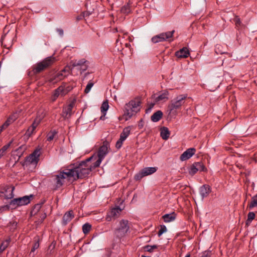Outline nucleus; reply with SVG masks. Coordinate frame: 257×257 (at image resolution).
I'll use <instances>...</instances> for the list:
<instances>
[{"label": "nucleus", "instance_id": "nucleus-1", "mask_svg": "<svg viewBox=\"0 0 257 257\" xmlns=\"http://www.w3.org/2000/svg\"><path fill=\"white\" fill-rule=\"evenodd\" d=\"M93 157H89L79 163L74 164L68 168L71 178L74 180L87 177L93 168V163L91 162Z\"/></svg>", "mask_w": 257, "mask_h": 257}, {"label": "nucleus", "instance_id": "nucleus-2", "mask_svg": "<svg viewBox=\"0 0 257 257\" xmlns=\"http://www.w3.org/2000/svg\"><path fill=\"white\" fill-rule=\"evenodd\" d=\"M141 101L138 98L131 100L124 106V116L126 120L130 119L140 110Z\"/></svg>", "mask_w": 257, "mask_h": 257}, {"label": "nucleus", "instance_id": "nucleus-3", "mask_svg": "<svg viewBox=\"0 0 257 257\" xmlns=\"http://www.w3.org/2000/svg\"><path fill=\"white\" fill-rule=\"evenodd\" d=\"M186 97V95L183 94L177 96L172 99L168 106L169 113L170 114H176L177 110L180 109L181 106L184 103Z\"/></svg>", "mask_w": 257, "mask_h": 257}, {"label": "nucleus", "instance_id": "nucleus-4", "mask_svg": "<svg viewBox=\"0 0 257 257\" xmlns=\"http://www.w3.org/2000/svg\"><path fill=\"white\" fill-rule=\"evenodd\" d=\"M55 58L48 57L43 61L37 63L33 67L32 71L34 74H38L50 66L55 62Z\"/></svg>", "mask_w": 257, "mask_h": 257}, {"label": "nucleus", "instance_id": "nucleus-5", "mask_svg": "<svg viewBox=\"0 0 257 257\" xmlns=\"http://www.w3.org/2000/svg\"><path fill=\"white\" fill-rule=\"evenodd\" d=\"M130 225L127 220L121 219L120 220L117 227L115 229V235L119 238L125 236L130 230Z\"/></svg>", "mask_w": 257, "mask_h": 257}, {"label": "nucleus", "instance_id": "nucleus-6", "mask_svg": "<svg viewBox=\"0 0 257 257\" xmlns=\"http://www.w3.org/2000/svg\"><path fill=\"white\" fill-rule=\"evenodd\" d=\"M54 177L55 189L60 188L63 185L65 179H72L68 168L60 171L57 175H54Z\"/></svg>", "mask_w": 257, "mask_h": 257}, {"label": "nucleus", "instance_id": "nucleus-7", "mask_svg": "<svg viewBox=\"0 0 257 257\" xmlns=\"http://www.w3.org/2000/svg\"><path fill=\"white\" fill-rule=\"evenodd\" d=\"M175 33V30L171 31H168L164 33H160L159 35H156L152 37V41L154 43H157L163 41H169L171 42L173 41L172 37Z\"/></svg>", "mask_w": 257, "mask_h": 257}, {"label": "nucleus", "instance_id": "nucleus-8", "mask_svg": "<svg viewBox=\"0 0 257 257\" xmlns=\"http://www.w3.org/2000/svg\"><path fill=\"white\" fill-rule=\"evenodd\" d=\"M108 143L104 142L102 146L99 148L97 152L98 159L93 163V168H97L99 166L102 161L108 153Z\"/></svg>", "mask_w": 257, "mask_h": 257}, {"label": "nucleus", "instance_id": "nucleus-9", "mask_svg": "<svg viewBox=\"0 0 257 257\" xmlns=\"http://www.w3.org/2000/svg\"><path fill=\"white\" fill-rule=\"evenodd\" d=\"M33 197V195L25 196L22 197L15 198L11 201L10 205L16 207L19 206H23L28 204L31 199Z\"/></svg>", "mask_w": 257, "mask_h": 257}, {"label": "nucleus", "instance_id": "nucleus-10", "mask_svg": "<svg viewBox=\"0 0 257 257\" xmlns=\"http://www.w3.org/2000/svg\"><path fill=\"white\" fill-rule=\"evenodd\" d=\"M157 170V167H146L142 169L138 173L135 175L134 178L136 180H140L143 177L152 175Z\"/></svg>", "mask_w": 257, "mask_h": 257}, {"label": "nucleus", "instance_id": "nucleus-11", "mask_svg": "<svg viewBox=\"0 0 257 257\" xmlns=\"http://www.w3.org/2000/svg\"><path fill=\"white\" fill-rule=\"evenodd\" d=\"M15 187L12 186H6L0 191V197L1 198L9 199L14 197L13 191Z\"/></svg>", "mask_w": 257, "mask_h": 257}, {"label": "nucleus", "instance_id": "nucleus-12", "mask_svg": "<svg viewBox=\"0 0 257 257\" xmlns=\"http://www.w3.org/2000/svg\"><path fill=\"white\" fill-rule=\"evenodd\" d=\"M131 129L130 127H125L120 134L119 139L116 142L115 146L117 149L121 147L123 142L128 137L130 134Z\"/></svg>", "mask_w": 257, "mask_h": 257}, {"label": "nucleus", "instance_id": "nucleus-13", "mask_svg": "<svg viewBox=\"0 0 257 257\" xmlns=\"http://www.w3.org/2000/svg\"><path fill=\"white\" fill-rule=\"evenodd\" d=\"M41 151L40 149H36L27 158V161L30 163L36 165L39 161Z\"/></svg>", "mask_w": 257, "mask_h": 257}, {"label": "nucleus", "instance_id": "nucleus-14", "mask_svg": "<svg viewBox=\"0 0 257 257\" xmlns=\"http://www.w3.org/2000/svg\"><path fill=\"white\" fill-rule=\"evenodd\" d=\"M74 102H71L67 106L63 109L62 116L64 118H69L72 114V108L74 105Z\"/></svg>", "mask_w": 257, "mask_h": 257}, {"label": "nucleus", "instance_id": "nucleus-15", "mask_svg": "<svg viewBox=\"0 0 257 257\" xmlns=\"http://www.w3.org/2000/svg\"><path fill=\"white\" fill-rule=\"evenodd\" d=\"M43 116L39 117L37 116L36 119L34 120V122L32 124V125L28 128L26 134L30 136L34 132L36 127L40 123L42 118Z\"/></svg>", "mask_w": 257, "mask_h": 257}, {"label": "nucleus", "instance_id": "nucleus-16", "mask_svg": "<svg viewBox=\"0 0 257 257\" xmlns=\"http://www.w3.org/2000/svg\"><path fill=\"white\" fill-rule=\"evenodd\" d=\"M195 152L196 149L194 148L188 149L180 156V159L182 161H186L192 157Z\"/></svg>", "mask_w": 257, "mask_h": 257}, {"label": "nucleus", "instance_id": "nucleus-17", "mask_svg": "<svg viewBox=\"0 0 257 257\" xmlns=\"http://www.w3.org/2000/svg\"><path fill=\"white\" fill-rule=\"evenodd\" d=\"M122 209L119 207L116 206L111 209L110 211L108 213L106 216V219L109 221L111 219V217H117L120 214Z\"/></svg>", "mask_w": 257, "mask_h": 257}, {"label": "nucleus", "instance_id": "nucleus-18", "mask_svg": "<svg viewBox=\"0 0 257 257\" xmlns=\"http://www.w3.org/2000/svg\"><path fill=\"white\" fill-rule=\"evenodd\" d=\"M211 191V187L208 185H203L199 188V193L202 199L207 197Z\"/></svg>", "mask_w": 257, "mask_h": 257}, {"label": "nucleus", "instance_id": "nucleus-19", "mask_svg": "<svg viewBox=\"0 0 257 257\" xmlns=\"http://www.w3.org/2000/svg\"><path fill=\"white\" fill-rule=\"evenodd\" d=\"M74 217V215L72 210H70L65 213L63 216L62 223L63 225H66Z\"/></svg>", "mask_w": 257, "mask_h": 257}, {"label": "nucleus", "instance_id": "nucleus-20", "mask_svg": "<svg viewBox=\"0 0 257 257\" xmlns=\"http://www.w3.org/2000/svg\"><path fill=\"white\" fill-rule=\"evenodd\" d=\"M189 50L186 47H183L179 51L176 52L175 55L178 58H187L189 55Z\"/></svg>", "mask_w": 257, "mask_h": 257}, {"label": "nucleus", "instance_id": "nucleus-21", "mask_svg": "<svg viewBox=\"0 0 257 257\" xmlns=\"http://www.w3.org/2000/svg\"><path fill=\"white\" fill-rule=\"evenodd\" d=\"M17 118L16 114H13L10 115L5 122L1 126L3 129L6 128L11 123L13 122Z\"/></svg>", "mask_w": 257, "mask_h": 257}, {"label": "nucleus", "instance_id": "nucleus-22", "mask_svg": "<svg viewBox=\"0 0 257 257\" xmlns=\"http://www.w3.org/2000/svg\"><path fill=\"white\" fill-rule=\"evenodd\" d=\"M62 87H59L55 90L51 96V100L55 101L57 98L60 96H62Z\"/></svg>", "mask_w": 257, "mask_h": 257}, {"label": "nucleus", "instance_id": "nucleus-23", "mask_svg": "<svg viewBox=\"0 0 257 257\" xmlns=\"http://www.w3.org/2000/svg\"><path fill=\"white\" fill-rule=\"evenodd\" d=\"M176 217V214L174 212H173L172 213L164 215L162 216V218H163L164 222H170L174 221Z\"/></svg>", "mask_w": 257, "mask_h": 257}, {"label": "nucleus", "instance_id": "nucleus-24", "mask_svg": "<svg viewBox=\"0 0 257 257\" xmlns=\"http://www.w3.org/2000/svg\"><path fill=\"white\" fill-rule=\"evenodd\" d=\"M160 135L163 140H167L170 136V131L167 127L163 126L161 128Z\"/></svg>", "mask_w": 257, "mask_h": 257}, {"label": "nucleus", "instance_id": "nucleus-25", "mask_svg": "<svg viewBox=\"0 0 257 257\" xmlns=\"http://www.w3.org/2000/svg\"><path fill=\"white\" fill-rule=\"evenodd\" d=\"M163 112L161 110H158L151 116V120L153 122L159 121L162 117Z\"/></svg>", "mask_w": 257, "mask_h": 257}, {"label": "nucleus", "instance_id": "nucleus-26", "mask_svg": "<svg viewBox=\"0 0 257 257\" xmlns=\"http://www.w3.org/2000/svg\"><path fill=\"white\" fill-rule=\"evenodd\" d=\"M168 92L167 91H165L156 97L155 100L156 102H159L160 101H166L168 99Z\"/></svg>", "mask_w": 257, "mask_h": 257}, {"label": "nucleus", "instance_id": "nucleus-27", "mask_svg": "<svg viewBox=\"0 0 257 257\" xmlns=\"http://www.w3.org/2000/svg\"><path fill=\"white\" fill-rule=\"evenodd\" d=\"M131 2L129 1L126 5L123 6L121 9V12L124 14H128L131 12Z\"/></svg>", "mask_w": 257, "mask_h": 257}, {"label": "nucleus", "instance_id": "nucleus-28", "mask_svg": "<svg viewBox=\"0 0 257 257\" xmlns=\"http://www.w3.org/2000/svg\"><path fill=\"white\" fill-rule=\"evenodd\" d=\"M255 214L253 212H249L247 214V218L245 221V225L249 226L251 221L255 218Z\"/></svg>", "mask_w": 257, "mask_h": 257}, {"label": "nucleus", "instance_id": "nucleus-29", "mask_svg": "<svg viewBox=\"0 0 257 257\" xmlns=\"http://www.w3.org/2000/svg\"><path fill=\"white\" fill-rule=\"evenodd\" d=\"M11 242V238H8L2 242L0 245V252L4 251L8 246Z\"/></svg>", "mask_w": 257, "mask_h": 257}, {"label": "nucleus", "instance_id": "nucleus-30", "mask_svg": "<svg viewBox=\"0 0 257 257\" xmlns=\"http://www.w3.org/2000/svg\"><path fill=\"white\" fill-rule=\"evenodd\" d=\"M60 87H62V96L65 95L73 89V86L71 85H61Z\"/></svg>", "mask_w": 257, "mask_h": 257}, {"label": "nucleus", "instance_id": "nucleus-31", "mask_svg": "<svg viewBox=\"0 0 257 257\" xmlns=\"http://www.w3.org/2000/svg\"><path fill=\"white\" fill-rule=\"evenodd\" d=\"M257 206V194L251 197V201L248 205L250 209Z\"/></svg>", "mask_w": 257, "mask_h": 257}, {"label": "nucleus", "instance_id": "nucleus-32", "mask_svg": "<svg viewBox=\"0 0 257 257\" xmlns=\"http://www.w3.org/2000/svg\"><path fill=\"white\" fill-rule=\"evenodd\" d=\"M39 247V239L36 240V242L34 244L30 252L29 255L34 257L35 255L34 252L36 249Z\"/></svg>", "mask_w": 257, "mask_h": 257}, {"label": "nucleus", "instance_id": "nucleus-33", "mask_svg": "<svg viewBox=\"0 0 257 257\" xmlns=\"http://www.w3.org/2000/svg\"><path fill=\"white\" fill-rule=\"evenodd\" d=\"M109 107L108 102L107 100L103 101L101 106V111L104 115L106 114V112Z\"/></svg>", "mask_w": 257, "mask_h": 257}, {"label": "nucleus", "instance_id": "nucleus-34", "mask_svg": "<svg viewBox=\"0 0 257 257\" xmlns=\"http://www.w3.org/2000/svg\"><path fill=\"white\" fill-rule=\"evenodd\" d=\"M86 62L87 61L85 60L84 59H82L79 60H75L73 64V66L74 67H77L78 68L79 67H80V66H81L82 65Z\"/></svg>", "mask_w": 257, "mask_h": 257}, {"label": "nucleus", "instance_id": "nucleus-35", "mask_svg": "<svg viewBox=\"0 0 257 257\" xmlns=\"http://www.w3.org/2000/svg\"><path fill=\"white\" fill-rule=\"evenodd\" d=\"M194 164L197 169L198 171H204L206 170L205 166L201 162L194 163Z\"/></svg>", "mask_w": 257, "mask_h": 257}, {"label": "nucleus", "instance_id": "nucleus-36", "mask_svg": "<svg viewBox=\"0 0 257 257\" xmlns=\"http://www.w3.org/2000/svg\"><path fill=\"white\" fill-rule=\"evenodd\" d=\"M57 132L55 131H51L47 134V141H51L53 140Z\"/></svg>", "mask_w": 257, "mask_h": 257}, {"label": "nucleus", "instance_id": "nucleus-37", "mask_svg": "<svg viewBox=\"0 0 257 257\" xmlns=\"http://www.w3.org/2000/svg\"><path fill=\"white\" fill-rule=\"evenodd\" d=\"M91 228V225H90L89 223H85L82 226V230L84 234H87L89 232V231L90 230V229Z\"/></svg>", "mask_w": 257, "mask_h": 257}, {"label": "nucleus", "instance_id": "nucleus-38", "mask_svg": "<svg viewBox=\"0 0 257 257\" xmlns=\"http://www.w3.org/2000/svg\"><path fill=\"white\" fill-rule=\"evenodd\" d=\"M198 172L197 169L194 164H193L189 169V173L190 175L193 176Z\"/></svg>", "mask_w": 257, "mask_h": 257}, {"label": "nucleus", "instance_id": "nucleus-39", "mask_svg": "<svg viewBox=\"0 0 257 257\" xmlns=\"http://www.w3.org/2000/svg\"><path fill=\"white\" fill-rule=\"evenodd\" d=\"M158 247V246L156 245H146L145 247H144V248L146 250H147V251H149V252H152L155 249H156Z\"/></svg>", "mask_w": 257, "mask_h": 257}, {"label": "nucleus", "instance_id": "nucleus-40", "mask_svg": "<svg viewBox=\"0 0 257 257\" xmlns=\"http://www.w3.org/2000/svg\"><path fill=\"white\" fill-rule=\"evenodd\" d=\"M65 72V69H63L62 71L57 73V78H58V80L60 81L66 76V75L64 74V73Z\"/></svg>", "mask_w": 257, "mask_h": 257}, {"label": "nucleus", "instance_id": "nucleus-41", "mask_svg": "<svg viewBox=\"0 0 257 257\" xmlns=\"http://www.w3.org/2000/svg\"><path fill=\"white\" fill-rule=\"evenodd\" d=\"M59 81L57 78V73L53 75L49 79V81L52 83H55Z\"/></svg>", "mask_w": 257, "mask_h": 257}, {"label": "nucleus", "instance_id": "nucleus-42", "mask_svg": "<svg viewBox=\"0 0 257 257\" xmlns=\"http://www.w3.org/2000/svg\"><path fill=\"white\" fill-rule=\"evenodd\" d=\"M94 83L91 81H90L86 86V88L84 90V92L85 93H88L90 91Z\"/></svg>", "mask_w": 257, "mask_h": 257}, {"label": "nucleus", "instance_id": "nucleus-43", "mask_svg": "<svg viewBox=\"0 0 257 257\" xmlns=\"http://www.w3.org/2000/svg\"><path fill=\"white\" fill-rule=\"evenodd\" d=\"M46 214L45 213H43L41 214V215L40 216V218L38 219V220H37L36 221V222L38 224H41L43 222V221L46 218Z\"/></svg>", "mask_w": 257, "mask_h": 257}, {"label": "nucleus", "instance_id": "nucleus-44", "mask_svg": "<svg viewBox=\"0 0 257 257\" xmlns=\"http://www.w3.org/2000/svg\"><path fill=\"white\" fill-rule=\"evenodd\" d=\"M167 231V228L165 225H161L160 226V229L158 232V236H160L163 233Z\"/></svg>", "mask_w": 257, "mask_h": 257}, {"label": "nucleus", "instance_id": "nucleus-45", "mask_svg": "<svg viewBox=\"0 0 257 257\" xmlns=\"http://www.w3.org/2000/svg\"><path fill=\"white\" fill-rule=\"evenodd\" d=\"M88 62L85 63L80 67L78 68V69L81 71V73L82 72H84V71L86 70L88 68Z\"/></svg>", "mask_w": 257, "mask_h": 257}, {"label": "nucleus", "instance_id": "nucleus-46", "mask_svg": "<svg viewBox=\"0 0 257 257\" xmlns=\"http://www.w3.org/2000/svg\"><path fill=\"white\" fill-rule=\"evenodd\" d=\"M12 143V141L10 142L9 143H8V144L5 145L4 146H3L2 147V148L0 150V151L3 153L4 154L5 152L8 150V149L10 147L11 144Z\"/></svg>", "mask_w": 257, "mask_h": 257}, {"label": "nucleus", "instance_id": "nucleus-47", "mask_svg": "<svg viewBox=\"0 0 257 257\" xmlns=\"http://www.w3.org/2000/svg\"><path fill=\"white\" fill-rule=\"evenodd\" d=\"M233 21H234V22L235 23L236 27H238L241 25V22L240 20L239 17H236L234 19Z\"/></svg>", "mask_w": 257, "mask_h": 257}, {"label": "nucleus", "instance_id": "nucleus-48", "mask_svg": "<svg viewBox=\"0 0 257 257\" xmlns=\"http://www.w3.org/2000/svg\"><path fill=\"white\" fill-rule=\"evenodd\" d=\"M221 47L220 45H217L215 47V52L217 54H223L225 52L222 51H219V48Z\"/></svg>", "mask_w": 257, "mask_h": 257}, {"label": "nucleus", "instance_id": "nucleus-49", "mask_svg": "<svg viewBox=\"0 0 257 257\" xmlns=\"http://www.w3.org/2000/svg\"><path fill=\"white\" fill-rule=\"evenodd\" d=\"M211 254V253L210 251H205L202 253V255L201 257H210Z\"/></svg>", "mask_w": 257, "mask_h": 257}, {"label": "nucleus", "instance_id": "nucleus-50", "mask_svg": "<svg viewBox=\"0 0 257 257\" xmlns=\"http://www.w3.org/2000/svg\"><path fill=\"white\" fill-rule=\"evenodd\" d=\"M41 206H42L41 204H37L35 205L32 212L35 211H39L40 209V208H41Z\"/></svg>", "mask_w": 257, "mask_h": 257}, {"label": "nucleus", "instance_id": "nucleus-51", "mask_svg": "<svg viewBox=\"0 0 257 257\" xmlns=\"http://www.w3.org/2000/svg\"><path fill=\"white\" fill-rule=\"evenodd\" d=\"M56 31L60 36H63L64 34L63 30L62 29L57 28Z\"/></svg>", "mask_w": 257, "mask_h": 257}, {"label": "nucleus", "instance_id": "nucleus-52", "mask_svg": "<svg viewBox=\"0 0 257 257\" xmlns=\"http://www.w3.org/2000/svg\"><path fill=\"white\" fill-rule=\"evenodd\" d=\"M6 39V34H5V35H4L2 37L1 42H2V45H3L4 43L5 42Z\"/></svg>", "mask_w": 257, "mask_h": 257}, {"label": "nucleus", "instance_id": "nucleus-53", "mask_svg": "<svg viewBox=\"0 0 257 257\" xmlns=\"http://www.w3.org/2000/svg\"><path fill=\"white\" fill-rule=\"evenodd\" d=\"M91 14L90 13L88 12H85L83 13V16L84 17H86V16H89Z\"/></svg>", "mask_w": 257, "mask_h": 257}, {"label": "nucleus", "instance_id": "nucleus-54", "mask_svg": "<svg viewBox=\"0 0 257 257\" xmlns=\"http://www.w3.org/2000/svg\"><path fill=\"white\" fill-rule=\"evenodd\" d=\"M120 37V35H118V39L116 40V45H118V42L119 41L120 39H119V38Z\"/></svg>", "mask_w": 257, "mask_h": 257}, {"label": "nucleus", "instance_id": "nucleus-55", "mask_svg": "<svg viewBox=\"0 0 257 257\" xmlns=\"http://www.w3.org/2000/svg\"><path fill=\"white\" fill-rule=\"evenodd\" d=\"M105 115H104V114H103V115H102V116L100 117V119H101V120H104V118H105Z\"/></svg>", "mask_w": 257, "mask_h": 257}, {"label": "nucleus", "instance_id": "nucleus-56", "mask_svg": "<svg viewBox=\"0 0 257 257\" xmlns=\"http://www.w3.org/2000/svg\"><path fill=\"white\" fill-rule=\"evenodd\" d=\"M125 45L126 47H129L131 46L130 43H125Z\"/></svg>", "mask_w": 257, "mask_h": 257}, {"label": "nucleus", "instance_id": "nucleus-57", "mask_svg": "<svg viewBox=\"0 0 257 257\" xmlns=\"http://www.w3.org/2000/svg\"><path fill=\"white\" fill-rule=\"evenodd\" d=\"M4 154L0 151V159L2 156H3Z\"/></svg>", "mask_w": 257, "mask_h": 257}, {"label": "nucleus", "instance_id": "nucleus-58", "mask_svg": "<svg viewBox=\"0 0 257 257\" xmlns=\"http://www.w3.org/2000/svg\"><path fill=\"white\" fill-rule=\"evenodd\" d=\"M185 257H190V254L189 253H187Z\"/></svg>", "mask_w": 257, "mask_h": 257}, {"label": "nucleus", "instance_id": "nucleus-59", "mask_svg": "<svg viewBox=\"0 0 257 257\" xmlns=\"http://www.w3.org/2000/svg\"><path fill=\"white\" fill-rule=\"evenodd\" d=\"M4 129L3 128H2V126L0 127V134L1 133V132H2V131Z\"/></svg>", "mask_w": 257, "mask_h": 257}, {"label": "nucleus", "instance_id": "nucleus-60", "mask_svg": "<svg viewBox=\"0 0 257 257\" xmlns=\"http://www.w3.org/2000/svg\"><path fill=\"white\" fill-rule=\"evenodd\" d=\"M154 105V104L152 103L151 104V106H150V108H152Z\"/></svg>", "mask_w": 257, "mask_h": 257}]
</instances>
